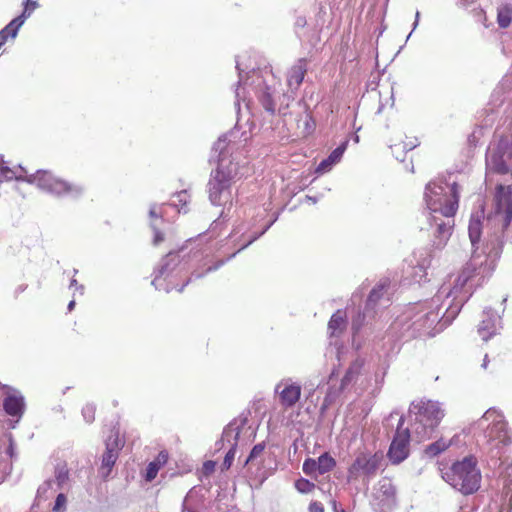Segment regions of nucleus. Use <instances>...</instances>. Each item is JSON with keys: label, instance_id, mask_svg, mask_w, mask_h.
<instances>
[{"label": "nucleus", "instance_id": "obj_1", "mask_svg": "<svg viewBox=\"0 0 512 512\" xmlns=\"http://www.w3.org/2000/svg\"><path fill=\"white\" fill-rule=\"evenodd\" d=\"M480 259L474 256L468 266L456 278L453 287L442 286L432 298L431 307H421L416 313L406 317L405 331L409 337L434 336L448 326L459 314L463 305L470 299L481 283H473L471 273L477 270L483 276L485 268Z\"/></svg>", "mask_w": 512, "mask_h": 512}, {"label": "nucleus", "instance_id": "obj_2", "mask_svg": "<svg viewBox=\"0 0 512 512\" xmlns=\"http://www.w3.org/2000/svg\"><path fill=\"white\" fill-rule=\"evenodd\" d=\"M424 200L427 208L419 221L421 230L431 232L435 248H443L450 239L454 228V215L458 209L459 186L443 181H431L426 185Z\"/></svg>", "mask_w": 512, "mask_h": 512}, {"label": "nucleus", "instance_id": "obj_3", "mask_svg": "<svg viewBox=\"0 0 512 512\" xmlns=\"http://www.w3.org/2000/svg\"><path fill=\"white\" fill-rule=\"evenodd\" d=\"M233 131L221 135L212 147L210 162L216 157L217 167L211 171L207 184L210 202L215 206L232 205V185L238 178L239 166L229 159Z\"/></svg>", "mask_w": 512, "mask_h": 512}, {"label": "nucleus", "instance_id": "obj_4", "mask_svg": "<svg viewBox=\"0 0 512 512\" xmlns=\"http://www.w3.org/2000/svg\"><path fill=\"white\" fill-rule=\"evenodd\" d=\"M3 163V156L0 155V164ZM14 178L16 180H25L28 183H35L41 190H44L57 197L69 196L76 199L79 198L84 192L83 186L57 178L47 170H37L34 174L22 177L21 175L16 176L14 170L8 166H0V184L4 181H10Z\"/></svg>", "mask_w": 512, "mask_h": 512}, {"label": "nucleus", "instance_id": "obj_5", "mask_svg": "<svg viewBox=\"0 0 512 512\" xmlns=\"http://www.w3.org/2000/svg\"><path fill=\"white\" fill-rule=\"evenodd\" d=\"M409 415H414L413 432L418 441L430 438L434 429L444 417L440 404L431 400L413 401L410 404Z\"/></svg>", "mask_w": 512, "mask_h": 512}, {"label": "nucleus", "instance_id": "obj_6", "mask_svg": "<svg viewBox=\"0 0 512 512\" xmlns=\"http://www.w3.org/2000/svg\"><path fill=\"white\" fill-rule=\"evenodd\" d=\"M442 478L455 490L463 495H470L478 491L481 483V473L473 458H464L455 462L442 475Z\"/></svg>", "mask_w": 512, "mask_h": 512}, {"label": "nucleus", "instance_id": "obj_7", "mask_svg": "<svg viewBox=\"0 0 512 512\" xmlns=\"http://www.w3.org/2000/svg\"><path fill=\"white\" fill-rule=\"evenodd\" d=\"M481 230H482L481 216L480 215H472L470 218V221H469V226H468V234H469V238H470V242H471V246H472V254H471L469 261L463 267L462 271L472 261L473 257L477 256L480 259L479 261L482 263L481 266H483L485 268V273L483 274V276H481V275H478L477 270H476V271H473L471 273V275H472L473 283L480 282L482 285L484 283L485 279L491 275V273L493 271V267L491 266V264L488 263V256L485 254V252L484 251L478 252V249H479L478 244H479L480 237H481Z\"/></svg>", "mask_w": 512, "mask_h": 512}, {"label": "nucleus", "instance_id": "obj_8", "mask_svg": "<svg viewBox=\"0 0 512 512\" xmlns=\"http://www.w3.org/2000/svg\"><path fill=\"white\" fill-rule=\"evenodd\" d=\"M382 461L383 455L380 452L358 453L348 468V479L351 481L363 477L369 482L376 476Z\"/></svg>", "mask_w": 512, "mask_h": 512}, {"label": "nucleus", "instance_id": "obj_9", "mask_svg": "<svg viewBox=\"0 0 512 512\" xmlns=\"http://www.w3.org/2000/svg\"><path fill=\"white\" fill-rule=\"evenodd\" d=\"M404 416H400L397 429L387 452V458L392 465H399L405 461L410 454V430L404 425Z\"/></svg>", "mask_w": 512, "mask_h": 512}, {"label": "nucleus", "instance_id": "obj_10", "mask_svg": "<svg viewBox=\"0 0 512 512\" xmlns=\"http://www.w3.org/2000/svg\"><path fill=\"white\" fill-rule=\"evenodd\" d=\"M488 220L500 224L502 231L510 225L512 221V185H497L494 212L493 215L488 216Z\"/></svg>", "mask_w": 512, "mask_h": 512}, {"label": "nucleus", "instance_id": "obj_11", "mask_svg": "<svg viewBox=\"0 0 512 512\" xmlns=\"http://www.w3.org/2000/svg\"><path fill=\"white\" fill-rule=\"evenodd\" d=\"M484 420L492 421L485 435L489 441L498 440V442L502 445H509L511 443L507 422L504 420L503 415L498 410L495 408L488 409L479 420V424L482 425V421Z\"/></svg>", "mask_w": 512, "mask_h": 512}, {"label": "nucleus", "instance_id": "obj_12", "mask_svg": "<svg viewBox=\"0 0 512 512\" xmlns=\"http://www.w3.org/2000/svg\"><path fill=\"white\" fill-rule=\"evenodd\" d=\"M373 499L381 509L392 510L397 505V488L389 477H382L374 488Z\"/></svg>", "mask_w": 512, "mask_h": 512}, {"label": "nucleus", "instance_id": "obj_13", "mask_svg": "<svg viewBox=\"0 0 512 512\" xmlns=\"http://www.w3.org/2000/svg\"><path fill=\"white\" fill-rule=\"evenodd\" d=\"M123 446L124 442L120 439L118 432L112 433L107 439L105 452L102 456L101 462V469L106 470V472H103L102 474L104 478L110 474L116 460L118 459L119 451Z\"/></svg>", "mask_w": 512, "mask_h": 512}, {"label": "nucleus", "instance_id": "obj_14", "mask_svg": "<svg viewBox=\"0 0 512 512\" xmlns=\"http://www.w3.org/2000/svg\"><path fill=\"white\" fill-rule=\"evenodd\" d=\"M247 418H239L232 420L223 430L221 438L215 443V450L220 451L224 448L225 443L231 446V443L235 441L238 443L241 429L246 425Z\"/></svg>", "mask_w": 512, "mask_h": 512}, {"label": "nucleus", "instance_id": "obj_15", "mask_svg": "<svg viewBox=\"0 0 512 512\" xmlns=\"http://www.w3.org/2000/svg\"><path fill=\"white\" fill-rule=\"evenodd\" d=\"M500 316L492 308H485L483 319L478 326V333L484 341L490 339L497 332V324L500 323Z\"/></svg>", "mask_w": 512, "mask_h": 512}, {"label": "nucleus", "instance_id": "obj_16", "mask_svg": "<svg viewBox=\"0 0 512 512\" xmlns=\"http://www.w3.org/2000/svg\"><path fill=\"white\" fill-rule=\"evenodd\" d=\"M275 392L279 394L282 406L290 408L299 401L301 396V387L294 383L284 384L281 382L276 386Z\"/></svg>", "mask_w": 512, "mask_h": 512}, {"label": "nucleus", "instance_id": "obj_17", "mask_svg": "<svg viewBox=\"0 0 512 512\" xmlns=\"http://www.w3.org/2000/svg\"><path fill=\"white\" fill-rule=\"evenodd\" d=\"M307 72V60L300 58L295 65L291 67L288 73V86L292 92L296 91L303 82Z\"/></svg>", "mask_w": 512, "mask_h": 512}, {"label": "nucleus", "instance_id": "obj_18", "mask_svg": "<svg viewBox=\"0 0 512 512\" xmlns=\"http://www.w3.org/2000/svg\"><path fill=\"white\" fill-rule=\"evenodd\" d=\"M259 89L257 91L258 100L261 103L262 107L268 112L270 115H275L276 113V104L273 98L274 89L268 86L264 81L259 82Z\"/></svg>", "mask_w": 512, "mask_h": 512}, {"label": "nucleus", "instance_id": "obj_19", "mask_svg": "<svg viewBox=\"0 0 512 512\" xmlns=\"http://www.w3.org/2000/svg\"><path fill=\"white\" fill-rule=\"evenodd\" d=\"M389 284L390 281L388 279H383L371 290L365 305L366 311H373L375 313V307L387 292Z\"/></svg>", "mask_w": 512, "mask_h": 512}, {"label": "nucleus", "instance_id": "obj_20", "mask_svg": "<svg viewBox=\"0 0 512 512\" xmlns=\"http://www.w3.org/2000/svg\"><path fill=\"white\" fill-rule=\"evenodd\" d=\"M362 367L363 361L361 359H356L350 364L341 380L340 391H344L357 380L359 374L361 373Z\"/></svg>", "mask_w": 512, "mask_h": 512}, {"label": "nucleus", "instance_id": "obj_21", "mask_svg": "<svg viewBox=\"0 0 512 512\" xmlns=\"http://www.w3.org/2000/svg\"><path fill=\"white\" fill-rule=\"evenodd\" d=\"M24 406V398L22 396L9 395L3 402V408L10 416L20 417L23 414Z\"/></svg>", "mask_w": 512, "mask_h": 512}, {"label": "nucleus", "instance_id": "obj_22", "mask_svg": "<svg viewBox=\"0 0 512 512\" xmlns=\"http://www.w3.org/2000/svg\"><path fill=\"white\" fill-rule=\"evenodd\" d=\"M183 252V249H180L177 252H169L160 263L157 272L160 275L169 276V274L179 265L180 263V254Z\"/></svg>", "mask_w": 512, "mask_h": 512}, {"label": "nucleus", "instance_id": "obj_23", "mask_svg": "<svg viewBox=\"0 0 512 512\" xmlns=\"http://www.w3.org/2000/svg\"><path fill=\"white\" fill-rule=\"evenodd\" d=\"M346 145H347V142H345L342 145L335 148L326 159H323L319 163V165L316 169V172L323 173V172L329 171L334 164H336L337 162L340 161V159L343 156V153L346 149Z\"/></svg>", "mask_w": 512, "mask_h": 512}, {"label": "nucleus", "instance_id": "obj_24", "mask_svg": "<svg viewBox=\"0 0 512 512\" xmlns=\"http://www.w3.org/2000/svg\"><path fill=\"white\" fill-rule=\"evenodd\" d=\"M346 327V316L342 310H337L328 322V331L331 337H338Z\"/></svg>", "mask_w": 512, "mask_h": 512}, {"label": "nucleus", "instance_id": "obj_25", "mask_svg": "<svg viewBox=\"0 0 512 512\" xmlns=\"http://www.w3.org/2000/svg\"><path fill=\"white\" fill-rule=\"evenodd\" d=\"M270 227V224L267 225L260 233H256L254 234L253 236L250 237V239L244 243L236 252H234L233 254H231L226 260H219L217 261L215 264L209 266L205 273H209V272H213V271H216L217 269H219L222 265H224V263L230 259H232L233 257H235V255L240 252L241 250L245 249L246 247H248L250 244H252L255 240H257L261 235H263L267 229Z\"/></svg>", "mask_w": 512, "mask_h": 512}, {"label": "nucleus", "instance_id": "obj_26", "mask_svg": "<svg viewBox=\"0 0 512 512\" xmlns=\"http://www.w3.org/2000/svg\"><path fill=\"white\" fill-rule=\"evenodd\" d=\"M317 461V468L319 474H325L333 470V468L336 466L335 459L330 456L328 453H323L318 457Z\"/></svg>", "mask_w": 512, "mask_h": 512}, {"label": "nucleus", "instance_id": "obj_27", "mask_svg": "<svg viewBox=\"0 0 512 512\" xmlns=\"http://www.w3.org/2000/svg\"><path fill=\"white\" fill-rule=\"evenodd\" d=\"M497 22L501 28H507L512 22V7L502 6L498 9Z\"/></svg>", "mask_w": 512, "mask_h": 512}, {"label": "nucleus", "instance_id": "obj_28", "mask_svg": "<svg viewBox=\"0 0 512 512\" xmlns=\"http://www.w3.org/2000/svg\"><path fill=\"white\" fill-rule=\"evenodd\" d=\"M450 443L446 442L443 439H439L431 444H429L425 449V454L428 457H435L439 455L441 452L446 450L449 447Z\"/></svg>", "mask_w": 512, "mask_h": 512}, {"label": "nucleus", "instance_id": "obj_29", "mask_svg": "<svg viewBox=\"0 0 512 512\" xmlns=\"http://www.w3.org/2000/svg\"><path fill=\"white\" fill-rule=\"evenodd\" d=\"M55 480L59 489H62L69 480V470L66 464H58L55 467Z\"/></svg>", "mask_w": 512, "mask_h": 512}, {"label": "nucleus", "instance_id": "obj_30", "mask_svg": "<svg viewBox=\"0 0 512 512\" xmlns=\"http://www.w3.org/2000/svg\"><path fill=\"white\" fill-rule=\"evenodd\" d=\"M373 316H374V312L366 311V309L364 310L363 313L358 312V314L352 319V323H351V328H352L353 334L355 335L360 331V329L364 325L366 317L371 318Z\"/></svg>", "mask_w": 512, "mask_h": 512}, {"label": "nucleus", "instance_id": "obj_31", "mask_svg": "<svg viewBox=\"0 0 512 512\" xmlns=\"http://www.w3.org/2000/svg\"><path fill=\"white\" fill-rule=\"evenodd\" d=\"M156 275L154 279L152 280V285L155 287L156 290H164L165 292H170L172 290V287L166 283V278L168 276L166 275H160L159 272H155Z\"/></svg>", "mask_w": 512, "mask_h": 512}, {"label": "nucleus", "instance_id": "obj_32", "mask_svg": "<svg viewBox=\"0 0 512 512\" xmlns=\"http://www.w3.org/2000/svg\"><path fill=\"white\" fill-rule=\"evenodd\" d=\"M237 445H238V443H236L235 441H233L231 443V446L229 447V449L224 457V461L222 463V470H228L231 467L233 460L235 458Z\"/></svg>", "mask_w": 512, "mask_h": 512}, {"label": "nucleus", "instance_id": "obj_33", "mask_svg": "<svg viewBox=\"0 0 512 512\" xmlns=\"http://www.w3.org/2000/svg\"><path fill=\"white\" fill-rule=\"evenodd\" d=\"M295 488L300 493H309L315 488V484L307 479L300 478L295 482Z\"/></svg>", "mask_w": 512, "mask_h": 512}, {"label": "nucleus", "instance_id": "obj_34", "mask_svg": "<svg viewBox=\"0 0 512 512\" xmlns=\"http://www.w3.org/2000/svg\"><path fill=\"white\" fill-rule=\"evenodd\" d=\"M264 449V442L256 444L250 451L249 456L245 459L244 465H247L249 462H253L255 459H257L263 453Z\"/></svg>", "mask_w": 512, "mask_h": 512}, {"label": "nucleus", "instance_id": "obj_35", "mask_svg": "<svg viewBox=\"0 0 512 512\" xmlns=\"http://www.w3.org/2000/svg\"><path fill=\"white\" fill-rule=\"evenodd\" d=\"M96 406L92 403L86 404L82 408V416L87 423H92L95 420Z\"/></svg>", "mask_w": 512, "mask_h": 512}, {"label": "nucleus", "instance_id": "obj_36", "mask_svg": "<svg viewBox=\"0 0 512 512\" xmlns=\"http://www.w3.org/2000/svg\"><path fill=\"white\" fill-rule=\"evenodd\" d=\"M302 469L303 472L308 476L316 474L318 472L317 461L312 458L306 459L303 463Z\"/></svg>", "mask_w": 512, "mask_h": 512}, {"label": "nucleus", "instance_id": "obj_37", "mask_svg": "<svg viewBox=\"0 0 512 512\" xmlns=\"http://www.w3.org/2000/svg\"><path fill=\"white\" fill-rule=\"evenodd\" d=\"M160 469V466H159V463L157 462H150L147 466V469H146V476H145V479L147 481H152L155 479V477L157 476V473Z\"/></svg>", "mask_w": 512, "mask_h": 512}, {"label": "nucleus", "instance_id": "obj_38", "mask_svg": "<svg viewBox=\"0 0 512 512\" xmlns=\"http://www.w3.org/2000/svg\"><path fill=\"white\" fill-rule=\"evenodd\" d=\"M150 228L152 229V231L154 233V237H153V241H152L153 245L158 246L161 242L164 241V234L160 231L157 224L153 221L150 223Z\"/></svg>", "mask_w": 512, "mask_h": 512}, {"label": "nucleus", "instance_id": "obj_39", "mask_svg": "<svg viewBox=\"0 0 512 512\" xmlns=\"http://www.w3.org/2000/svg\"><path fill=\"white\" fill-rule=\"evenodd\" d=\"M149 217L151 219H159L161 222H163L162 212L158 211V205L156 203L151 204L149 209Z\"/></svg>", "mask_w": 512, "mask_h": 512}, {"label": "nucleus", "instance_id": "obj_40", "mask_svg": "<svg viewBox=\"0 0 512 512\" xmlns=\"http://www.w3.org/2000/svg\"><path fill=\"white\" fill-rule=\"evenodd\" d=\"M65 504H66V496L63 493L58 494L55 499L53 511L54 512L59 511L61 508H63L65 506Z\"/></svg>", "mask_w": 512, "mask_h": 512}, {"label": "nucleus", "instance_id": "obj_41", "mask_svg": "<svg viewBox=\"0 0 512 512\" xmlns=\"http://www.w3.org/2000/svg\"><path fill=\"white\" fill-rule=\"evenodd\" d=\"M31 13L32 12L29 10L28 5H25L22 14L14 18V23L17 22L18 25H23L25 20L31 15Z\"/></svg>", "mask_w": 512, "mask_h": 512}, {"label": "nucleus", "instance_id": "obj_42", "mask_svg": "<svg viewBox=\"0 0 512 512\" xmlns=\"http://www.w3.org/2000/svg\"><path fill=\"white\" fill-rule=\"evenodd\" d=\"M215 465L216 463L212 460L205 461L202 467L203 474L206 476L212 474L215 470Z\"/></svg>", "mask_w": 512, "mask_h": 512}, {"label": "nucleus", "instance_id": "obj_43", "mask_svg": "<svg viewBox=\"0 0 512 512\" xmlns=\"http://www.w3.org/2000/svg\"><path fill=\"white\" fill-rule=\"evenodd\" d=\"M21 26L22 25H18L17 22L14 23V19H13L5 27H6V30H8L10 37L15 38L17 36L18 30L20 29Z\"/></svg>", "mask_w": 512, "mask_h": 512}, {"label": "nucleus", "instance_id": "obj_44", "mask_svg": "<svg viewBox=\"0 0 512 512\" xmlns=\"http://www.w3.org/2000/svg\"><path fill=\"white\" fill-rule=\"evenodd\" d=\"M309 512H324V506L321 502L312 501L308 507Z\"/></svg>", "mask_w": 512, "mask_h": 512}, {"label": "nucleus", "instance_id": "obj_45", "mask_svg": "<svg viewBox=\"0 0 512 512\" xmlns=\"http://www.w3.org/2000/svg\"><path fill=\"white\" fill-rule=\"evenodd\" d=\"M204 276V273H199L197 271H194L191 276L188 278V280L180 287L178 288L179 292H182L184 290V287L188 285L189 282H191L193 279H200Z\"/></svg>", "mask_w": 512, "mask_h": 512}, {"label": "nucleus", "instance_id": "obj_46", "mask_svg": "<svg viewBox=\"0 0 512 512\" xmlns=\"http://www.w3.org/2000/svg\"><path fill=\"white\" fill-rule=\"evenodd\" d=\"M189 494L184 498L182 503V512H197L194 508L188 505Z\"/></svg>", "mask_w": 512, "mask_h": 512}, {"label": "nucleus", "instance_id": "obj_47", "mask_svg": "<svg viewBox=\"0 0 512 512\" xmlns=\"http://www.w3.org/2000/svg\"><path fill=\"white\" fill-rule=\"evenodd\" d=\"M167 459H168V454L165 451H162L159 453L157 459L154 462L159 463V466L161 467V465H163L167 462Z\"/></svg>", "mask_w": 512, "mask_h": 512}, {"label": "nucleus", "instance_id": "obj_48", "mask_svg": "<svg viewBox=\"0 0 512 512\" xmlns=\"http://www.w3.org/2000/svg\"><path fill=\"white\" fill-rule=\"evenodd\" d=\"M9 36L10 34L8 30H6V27L0 30V47L7 41Z\"/></svg>", "mask_w": 512, "mask_h": 512}, {"label": "nucleus", "instance_id": "obj_49", "mask_svg": "<svg viewBox=\"0 0 512 512\" xmlns=\"http://www.w3.org/2000/svg\"><path fill=\"white\" fill-rule=\"evenodd\" d=\"M236 69L238 70V74H239V80L237 82V85L240 86V85H246L247 84V79L244 80V77H243V74H242V70L240 69V65L238 63V61H236Z\"/></svg>", "mask_w": 512, "mask_h": 512}, {"label": "nucleus", "instance_id": "obj_50", "mask_svg": "<svg viewBox=\"0 0 512 512\" xmlns=\"http://www.w3.org/2000/svg\"><path fill=\"white\" fill-rule=\"evenodd\" d=\"M307 24L304 16H298L295 21V28H304Z\"/></svg>", "mask_w": 512, "mask_h": 512}, {"label": "nucleus", "instance_id": "obj_51", "mask_svg": "<svg viewBox=\"0 0 512 512\" xmlns=\"http://www.w3.org/2000/svg\"><path fill=\"white\" fill-rule=\"evenodd\" d=\"M227 217H228V213H226L225 210H223L221 212L219 218L213 222V224H212L213 229H215L219 225L221 219L225 220Z\"/></svg>", "mask_w": 512, "mask_h": 512}, {"label": "nucleus", "instance_id": "obj_52", "mask_svg": "<svg viewBox=\"0 0 512 512\" xmlns=\"http://www.w3.org/2000/svg\"><path fill=\"white\" fill-rule=\"evenodd\" d=\"M70 287H75L77 290L80 291L81 294H83L84 292V286L83 285H78V282L76 279L72 278L71 281H70Z\"/></svg>", "mask_w": 512, "mask_h": 512}, {"label": "nucleus", "instance_id": "obj_53", "mask_svg": "<svg viewBox=\"0 0 512 512\" xmlns=\"http://www.w3.org/2000/svg\"><path fill=\"white\" fill-rule=\"evenodd\" d=\"M24 5H28L29 10L33 12L37 8L38 3L36 1L26 0Z\"/></svg>", "mask_w": 512, "mask_h": 512}, {"label": "nucleus", "instance_id": "obj_54", "mask_svg": "<svg viewBox=\"0 0 512 512\" xmlns=\"http://www.w3.org/2000/svg\"><path fill=\"white\" fill-rule=\"evenodd\" d=\"M186 197H187V193L185 190L177 193V198L179 200V202H182V203H186Z\"/></svg>", "mask_w": 512, "mask_h": 512}, {"label": "nucleus", "instance_id": "obj_55", "mask_svg": "<svg viewBox=\"0 0 512 512\" xmlns=\"http://www.w3.org/2000/svg\"><path fill=\"white\" fill-rule=\"evenodd\" d=\"M27 289V285L26 284H21L19 285L16 289H15V297H18L19 294H21L22 292H24L25 290Z\"/></svg>", "mask_w": 512, "mask_h": 512}, {"label": "nucleus", "instance_id": "obj_56", "mask_svg": "<svg viewBox=\"0 0 512 512\" xmlns=\"http://www.w3.org/2000/svg\"><path fill=\"white\" fill-rule=\"evenodd\" d=\"M332 505H333V512H346V510L344 508H342L341 506H339L336 501H333Z\"/></svg>", "mask_w": 512, "mask_h": 512}, {"label": "nucleus", "instance_id": "obj_57", "mask_svg": "<svg viewBox=\"0 0 512 512\" xmlns=\"http://www.w3.org/2000/svg\"><path fill=\"white\" fill-rule=\"evenodd\" d=\"M419 17H420V13L419 11L416 12V15H415V21L413 23V30L416 29L417 25H418V22H419Z\"/></svg>", "mask_w": 512, "mask_h": 512}, {"label": "nucleus", "instance_id": "obj_58", "mask_svg": "<svg viewBox=\"0 0 512 512\" xmlns=\"http://www.w3.org/2000/svg\"><path fill=\"white\" fill-rule=\"evenodd\" d=\"M75 304H76V303H75V300H71V301L69 302V304H68V306H67V309H68V311H69V312H71V311L74 309Z\"/></svg>", "mask_w": 512, "mask_h": 512}, {"label": "nucleus", "instance_id": "obj_59", "mask_svg": "<svg viewBox=\"0 0 512 512\" xmlns=\"http://www.w3.org/2000/svg\"><path fill=\"white\" fill-rule=\"evenodd\" d=\"M488 362H489V359H488V355L486 354L484 359H483L482 367L486 368L487 365H488Z\"/></svg>", "mask_w": 512, "mask_h": 512}, {"label": "nucleus", "instance_id": "obj_60", "mask_svg": "<svg viewBox=\"0 0 512 512\" xmlns=\"http://www.w3.org/2000/svg\"><path fill=\"white\" fill-rule=\"evenodd\" d=\"M394 415H398V412L397 411L391 412L387 420L392 419L394 417Z\"/></svg>", "mask_w": 512, "mask_h": 512}, {"label": "nucleus", "instance_id": "obj_61", "mask_svg": "<svg viewBox=\"0 0 512 512\" xmlns=\"http://www.w3.org/2000/svg\"><path fill=\"white\" fill-rule=\"evenodd\" d=\"M7 452L10 454L11 457L13 456V447H12V445L9 446Z\"/></svg>", "mask_w": 512, "mask_h": 512}, {"label": "nucleus", "instance_id": "obj_62", "mask_svg": "<svg viewBox=\"0 0 512 512\" xmlns=\"http://www.w3.org/2000/svg\"><path fill=\"white\" fill-rule=\"evenodd\" d=\"M239 89L237 88L236 89V98H239ZM237 105H239V99H237V102H236Z\"/></svg>", "mask_w": 512, "mask_h": 512}, {"label": "nucleus", "instance_id": "obj_63", "mask_svg": "<svg viewBox=\"0 0 512 512\" xmlns=\"http://www.w3.org/2000/svg\"><path fill=\"white\" fill-rule=\"evenodd\" d=\"M51 483H52V481H51V480H48V481H46V482H45V485H47L48 487H50V486H51Z\"/></svg>", "mask_w": 512, "mask_h": 512}, {"label": "nucleus", "instance_id": "obj_64", "mask_svg": "<svg viewBox=\"0 0 512 512\" xmlns=\"http://www.w3.org/2000/svg\"><path fill=\"white\" fill-rule=\"evenodd\" d=\"M308 199L311 200V202H313V203L317 202V200L315 198H313V197H308Z\"/></svg>", "mask_w": 512, "mask_h": 512}]
</instances>
